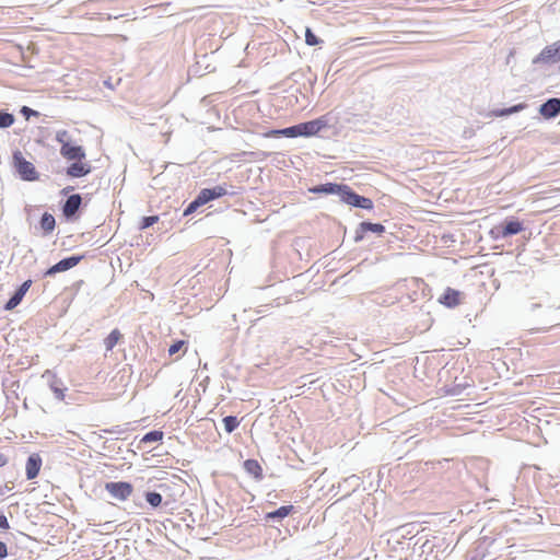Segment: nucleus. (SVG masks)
I'll return each instance as SVG.
<instances>
[{
	"instance_id": "f257e3e1",
	"label": "nucleus",
	"mask_w": 560,
	"mask_h": 560,
	"mask_svg": "<svg viewBox=\"0 0 560 560\" xmlns=\"http://www.w3.org/2000/svg\"><path fill=\"white\" fill-rule=\"evenodd\" d=\"M13 166L21 177L26 182H34L38 179V173L33 163L26 161L21 151L16 150L12 155Z\"/></svg>"
},
{
	"instance_id": "f03ea898",
	"label": "nucleus",
	"mask_w": 560,
	"mask_h": 560,
	"mask_svg": "<svg viewBox=\"0 0 560 560\" xmlns=\"http://www.w3.org/2000/svg\"><path fill=\"white\" fill-rule=\"evenodd\" d=\"M524 224L522 221L515 218L505 220L503 223L493 226L490 230V236L493 240L506 238L512 235H516L524 231Z\"/></svg>"
},
{
	"instance_id": "7ed1b4c3",
	"label": "nucleus",
	"mask_w": 560,
	"mask_h": 560,
	"mask_svg": "<svg viewBox=\"0 0 560 560\" xmlns=\"http://www.w3.org/2000/svg\"><path fill=\"white\" fill-rule=\"evenodd\" d=\"M329 117L323 115L316 119L298 124V130L300 137H313L318 135L322 130L328 128Z\"/></svg>"
},
{
	"instance_id": "20e7f679",
	"label": "nucleus",
	"mask_w": 560,
	"mask_h": 560,
	"mask_svg": "<svg viewBox=\"0 0 560 560\" xmlns=\"http://www.w3.org/2000/svg\"><path fill=\"white\" fill-rule=\"evenodd\" d=\"M67 135V131H61L57 133V141L61 143L60 154L67 159L72 161H82L85 159V151L81 145H74L63 140V137Z\"/></svg>"
},
{
	"instance_id": "39448f33",
	"label": "nucleus",
	"mask_w": 560,
	"mask_h": 560,
	"mask_svg": "<svg viewBox=\"0 0 560 560\" xmlns=\"http://www.w3.org/2000/svg\"><path fill=\"white\" fill-rule=\"evenodd\" d=\"M105 490L114 499L125 501L131 495L133 487L126 481H109L105 483Z\"/></svg>"
},
{
	"instance_id": "423d86ee",
	"label": "nucleus",
	"mask_w": 560,
	"mask_h": 560,
	"mask_svg": "<svg viewBox=\"0 0 560 560\" xmlns=\"http://www.w3.org/2000/svg\"><path fill=\"white\" fill-rule=\"evenodd\" d=\"M341 201H343L345 203H348L350 206L365 209V210L373 209V201L370 198L358 195L348 185H347V189H345V191H343Z\"/></svg>"
},
{
	"instance_id": "0eeeda50",
	"label": "nucleus",
	"mask_w": 560,
	"mask_h": 560,
	"mask_svg": "<svg viewBox=\"0 0 560 560\" xmlns=\"http://www.w3.org/2000/svg\"><path fill=\"white\" fill-rule=\"evenodd\" d=\"M82 259H83L82 255H78V256L73 255V256L66 257V258L61 259L60 261H58L57 264H55L54 266H51L50 268H48L45 271L44 276L52 277L58 272L67 271L71 268L75 267Z\"/></svg>"
},
{
	"instance_id": "6e6552de",
	"label": "nucleus",
	"mask_w": 560,
	"mask_h": 560,
	"mask_svg": "<svg viewBox=\"0 0 560 560\" xmlns=\"http://www.w3.org/2000/svg\"><path fill=\"white\" fill-rule=\"evenodd\" d=\"M558 60H560V39L545 47L541 52L533 59V63H549Z\"/></svg>"
},
{
	"instance_id": "1a4fd4ad",
	"label": "nucleus",
	"mask_w": 560,
	"mask_h": 560,
	"mask_svg": "<svg viewBox=\"0 0 560 560\" xmlns=\"http://www.w3.org/2000/svg\"><path fill=\"white\" fill-rule=\"evenodd\" d=\"M345 189H347L345 184L326 183L311 188L310 191L313 194L336 195L341 199Z\"/></svg>"
},
{
	"instance_id": "9d476101",
	"label": "nucleus",
	"mask_w": 560,
	"mask_h": 560,
	"mask_svg": "<svg viewBox=\"0 0 560 560\" xmlns=\"http://www.w3.org/2000/svg\"><path fill=\"white\" fill-rule=\"evenodd\" d=\"M32 285V280L24 281L19 289L13 293V295L4 304L5 311H12L23 300L24 295L28 291Z\"/></svg>"
},
{
	"instance_id": "9b49d317",
	"label": "nucleus",
	"mask_w": 560,
	"mask_h": 560,
	"mask_svg": "<svg viewBox=\"0 0 560 560\" xmlns=\"http://www.w3.org/2000/svg\"><path fill=\"white\" fill-rule=\"evenodd\" d=\"M463 292L447 288L444 293L439 298V302L446 307L453 308L462 303Z\"/></svg>"
},
{
	"instance_id": "f8f14e48",
	"label": "nucleus",
	"mask_w": 560,
	"mask_h": 560,
	"mask_svg": "<svg viewBox=\"0 0 560 560\" xmlns=\"http://www.w3.org/2000/svg\"><path fill=\"white\" fill-rule=\"evenodd\" d=\"M539 113L545 118H555L560 114V98L552 97L542 103L539 107Z\"/></svg>"
},
{
	"instance_id": "ddd939ff",
	"label": "nucleus",
	"mask_w": 560,
	"mask_h": 560,
	"mask_svg": "<svg viewBox=\"0 0 560 560\" xmlns=\"http://www.w3.org/2000/svg\"><path fill=\"white\" fill-rule=\"evenodd\" d=\"M82 203V198L79 194H73L67 198L62 206V214L67 219H71L78 212Z\"/></svg>"
},
{
	"instance_id": "4468645a",
	"label": "nucleus",
	"mask_w": 560,
	"mask_h": 560,
	"mask_svg": "<svg viewBox=\"0 0 560 560\" xmlns=\"http://www.w3.org/2000/svg\"><path fill=\"white\" fill-rule=\"evenodd\" d=\"M42 467V458L38 454H32L28 456L25 465L26 478L28 480L34 479L38 476Z\"/></svg>"
},
{
	"instance_id": "2eb2a0df",
	"label": "nucleus",
	"mask_w": 560,
	"mask_h": 560,
	"mask_svg": "<svg viewBox=\"0 0 560 560\" xmlns=\"http://www.w3.org/2000/svg\"><path fill=\"white\" fill-rule=\"evenodd\" d=\"M90 172L91 165L89 163H83L82 161H75L67 168V175L73 178L83 177Z\"/></svg>"
},
{
	"instance_id": "dca6fc26",
	"label": "nucleus",
	"mask_w": 560,
	"mask_h": 560,
	"mask_svg": "<svg viewBox=\"0 0 560 560\" xmlns=\"http://www.w3.org/2000/svg\"><path fill=\"white\" fill-rule=\"evenodd\" d=\"M226 194V189L223 186H215L213 188H205L199 192V197L207 203L211 200L220 198Z\"/></svg>"
},
{
	"instance_id": "f3484780",
	"label": "nucleus",
	"mask_w": 560,
	"mask_h": 560,
	"mask_svg": "<svg viewBox=\"0 0 560 560\" xmlns=\"http://www.w3.org/2000/svg\"><path fill=\"white\" fill-rule=\"evenodd\" d=\"M293 505H282L275 511L265 514L266 522H280L287 517L292 511Z\"/></svg>"
},
{
	"instance_id": "a211bd4d",
	"label": "nucleus",
	"mask_w": 560,
	"mask_h": 560,
	"mask_svg": "<svg viewBox=\"0 0 560 560\" xmlns=\"http://www.w3.org/2000/svg\"><path fill=\"white\" fill-rule=\"evenodd\" d=\"M244 469L256 479H262V468L256 459H246L244 462Z\"/></svg>"
},
{
	"instance_id": "6ab92c4d",
	"label": "nucleus",
	"mask_w": 560,
	"mask_h": 560,
	"mask_svg": "<svg viewBox=\"0 0 560 560\" xmlns=\"http://www.w3.org/2000/svg\"><path fill=\"white\" fill-rule=\"evenodd\" d=\"M56 220L52 214L45 212L40 219V228L45 234H49L55 230Z\"/></svg>"
},
{
	"instance_id": "aec40b11",
	"label": "nucleus",
	"mask_w": 560,
	"mask_h": 560,
	"mask_svg": "<svg viewBox=\"0 0 560 560\" xmlns=\"http://www.w3.org/2000/svg\"><path fill=\"white\" fill-rule=\"evenodd\" d=\"M49 387L50 389L52 390V393L55 394V397L59 400H63L65 398V387H63V384L60 380L56 378L55 376L52 377V380L50 381L49 383Z\"/></svg>"
},
{
	"instance_id": "412c9836",
	"label": "nucleus",
	"mask_w": 560,
	"mask_h": 560,
	"mask_svg": "<svg viewBox=\"0 0 560 560\" xmlns=\"http://www.w3.org/2000/svg\"><path fill=\"white\" fill-rule=\"evenodd\" d=\"M120 338H121V334L118 329L112 330L110 334L104 340L106 351L113 350Z\"/></svg>"
},
{
	"instance_id": "4be33fe9",
	"label": "nucleus",
	"mask_w": 560,
	"mask_h": 560,
	"mask_svg": "<svg viewBox=\"0 0 560 560\" xmlns=\"http://www.w3.org/2000/svg\"><path fill=\"white\" fill-rule=\"evenodd\" d=\"M360 226L363 228L365 232H372L377 235H381L385 232V226L381 223H372V222H361Z\"/></svg>"
},
{
	"instance_id": "5701e85b",
	"label": "nucleus",
	"mask_w": 560,
	"mask_h": 560,
	"mask_svg": "<svg viewBox=\"0 0 560 560\" xmlns=\"http://www.w3.org/2000/svg\"><path fill=\"white\" fill-rule=\"evenodd\" d=\"M525 107H526L525 104H517V105L511 106L509 108H503V109H500V110H495L493 114L497 117L509 116V115H512V114H515V113H518V112L523 110Z\"/></svg>"
},
{
	"instance_id": "b1692460",
	"label": "nucleus",
	"mask_w": 560,
	"mask_h": 560,
	"mask_svg": "<svg viewBox=\"0 0 560 560\" xmlns=\"http://www.w3.org/2000/svg\"><path fill=\"white\" fill-rule=\"evenodd\" d=\"M145 501L152 508H159L162 504V495L155 491H148L145 492Z\"/></svg>"
},
{
	"instance_id": "393cba45",
	"label": "nucleus",
	"mask_w": 560,
	"mask_h": 560,
	"mask_svg": "<svg viewBox=\"0 0 560 560\" xmlns=\"http://www.w3.org/2000/svg\"><path fill=\"white\" fill-rule=\"evenodd\" d=\"M224 430L228 433H232L240 424V421L235 416H226L223 418Z\"/></svg>"
},
{
	"instance_id": "a878e982",
	"label": "nucleus",
	"mask_w": 560,
	"mask_h": 560,
	"mask_svg": "<svg viewBox=\"0 0 560 560\" xmlns=\"http://www.w3.org/2000/svg\"><path fill=\"white\" fill-rule=\"evenodd\" d=\"M163 439V432L153 430L148 433H145L141 440L142 443H154L158 441H161Z\"/></svg>"
},
{
	"instance_id": "bb28decb",
	"label": "nucleus",
	"mask_w": 560,
	"mask_h": 560,
	"mask_svg": "<svg viewBox=\"0 0 560 560\" xmlns=\"http://www.w3.org/2000/svg\"><path fill=\"white\" fill-rule=\"evenodd\" d=\"M14 116L7 112H0V128L5 129L13 125Z\"/></svg>"
},
{
	"instance_id": "cd10ccee",
	"label": "nucleus",
	"mask_w": 560,
	"mask_h": 560,
	"mask_svg": "<svg viewBox=\"0 0 560 560\" xmlns=\"http://www.w3.org/2000/svg\"><path fill=\"white\" fill-rule=\"evenodd\" d=\"M202 205H205V203H203V201L201 200V198L198 195L197 198L194 201H191L187 206V208L184 210V215L191 214L192 212H195Z\"/></svg>"
},
{
	"instance_id": "c85d7f7f",
	"label": "nucleus",
	"mask_w": 560,
	"mask_h": 560,
	"mask_svg": "<svg viewBox=\"0 0 560 560\" xmlns=\"http://www.w3.org/2000/svg\"><path fill=\"white\" fill-rule=\"evenodd\" d=\"M298 125H293L281 129V136L287 138H296L299 136Z\"/></svg>"
},
{
	"instance_id": "c756f323",
	"label": "nucleus",
	"mask_w": 560,
	"mask_h": 560,
	"mask_svg": "<svg viewBox=\"0 0 560 560\" xmlns=\"http://www.w3.org/2000/svg\"><path fill=\"white\" fill-rule=\"evenodd\" d=\"M158 221H159V217L158 215L143 217L142 220H141V223H140V229L141 230H145V229L152 226Z\"/></svg>"
},
{
	"instance_id": "7c9ffc66",
	"label": "nucleus",
	"mask_w": 560,
	"mask_h": 560,
	"mask_svg": "<svg viewBox=\"0 0 560 560\" xmlns=\"http://www.w3.org/2000/svg\"><path fill=\"white\" fill-rule=\"evenodd\" d=\"M319 42L320 40L318 39V37L310 28H306L305 43L308 46H315V45L319 44Z\"/></svg>"
},
{
	"instance_id": "2f4dec72",
	"label": "nucleus",
	"mask_w": 560,
	"mask_h": 560,
	"mask_svg": "<svg viewBox=\"0 0 560 560\" xmlns=\"http://www.w3.org/2000/svg\"><path fill=\"white\" fill-rule=\"evenodd\" d=\"M185 345V341L184 340H178L176 342H174L170 348H168V354L170 355H173L175 353H177L182 348L183 346Z\"/></svg>"
},
{
	"instance_id": "473e14b6",
	"label": "nucleus",
	"mask_w": 560,
	"mask_h": 560,
	"mask_svg": "<svg viewBox=\"0 0 560 560\" xmlns=\"http://www.w3.org/2000/svg\"><path fill=\"white\" fill-rule=\"evenodd\" d=\"M362 120H364V117L361 114H350V117L346 119V121L349 124H355Z\"/></svg>"
},
{
	"instance_id": "72a5a7b5",
	"label": "nucleus",
	"mask_w": 560,
	"mask_h": 560,
	"mask_svg": "<svg viewBox=\"0 0 560 560\" xmlns=\"http://www.w3.org/2000/svg\"><path fill=\"white\" fill-rule=\"evenodd\" d=\"M21 113L26 117V119H28L31 116H37L38 115V112L27 107V106H23L22 109H21Z\"/></svg>"
},
{
	"instance_id": "f704fd0d",
	"label": "nucleus",
	"mask_w": 560,
	"mask_h": 560,
	"mask_svg": "<svg viewBox=\"0 0 560 560\" xmlns=\"http://www.w3.org/2000/svg\"><path fill=\"white\" fill-rule=\"evenodd\" d=\"M365 233H366V232H365V231H363V228L359 225V226H358V229H357V231H355L354 242H355V243L361 242V241L364 238V234H365Z\"/></svg>"
},
{
	"instance_id": "c9c22d12",
	"label": "nucleus",
	"mask_w": 560,
	"mask_h": 560,
	"mask_svg": "<svg viewBox=\"0 0 560 560\" xmlns=\"http://www.w3.org/2000/svg\"><path fill=\"white\" fill-rule=\"evenodd\" d=\"M10 527L8 518L4 514H0V528L8 529Z\"/></svg>"
},
{
	"instance_id": "e433bc0d",
	"label": "nucleus",
	"mask_w": 560,
	"mask_h": 560,
	"mask_svg": "<svg viewBox=\"0 0 560 560\" xmlns=\"http://www.w3.org/2000/svg\"><path fill=\"white\" fill-rule=\"evenodd\" d=\"M8 556L7 545L0 541V560L4 559Z\"/></svg>"
},
{
	"instance_id": "4c0bfd02",
	"label": "nucleus",
	"mask_w": 560,
	"mask_h": 560,
	"mask_svg": "<svg viewBox=\"0 0 560 560\" xmlns=\"http://www.w3.org/2000/svg\"><path fill=\"white\" fill-rule=\"evenodd\" d=\"M266 137H280L281 136V129H273L270 130L265 135Z\"/></svg>"
},
{
	"instance_id": "58836bf2",
	"label": "nucleus",
	"mask_w": 560,
	"mask_h": 560,
	"mask_svg": "<svg viewBox=\"0 0 560 560\" xmlns=\"http://www.w3.org/2000/svg\"><path fill=\"white\" fill-rule=\"evenodd\" d=\"M8 462H9L8 457L4 454L0 453V467L5 466L8 464Z\"/></svg>"
},
{
	"instance_id": "ea45409f",
	"label": "nucleus",
	"mask_w": 560,
	"mask_h": 560,
	"mask_svg": "<svg viewBox=\"0 0 560 560\" xmlns=\"http://www.w3.org/2000/svg\"><path fill=\"white\" fill-rule=\"evenodd\" d=\"M4 494V488L0 486V495Z\"/></svg>"
},
{
	"instance_id": "a19ab883",
	"label": "nucleus",
	"mask_w": 560,
	"mask_h": 560,
	"mask_svg": "<svg viewBox=\"0 0 560 560\" xmlns=\"http://www.w3.org/2000/svg\"><path fill=\"white\" fill-rule=\"evenodd\" d=\"M69 189H70V187H67V188H65V189L62 190V192H63V194H67V192H69Z\"/></svg>"
}]
</instances>
